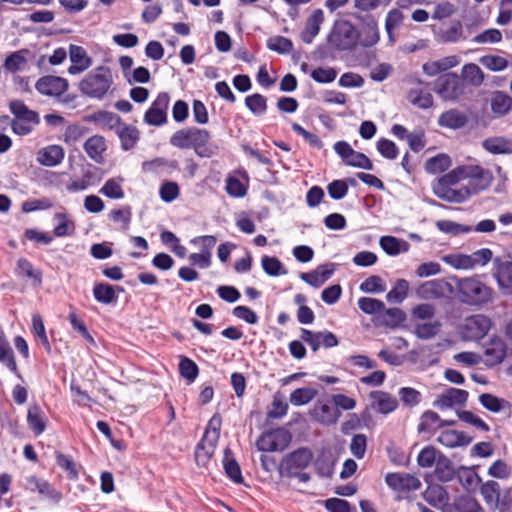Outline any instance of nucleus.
I'll use <instances>...</instances> for the list:
<instances>
[{
  "instance_id": "2f4dec72",
  "label": "nucleus",
  "mask_w": 512,
  "mask_h": 512,
  "mask_svg": "<svg viewBox=\"0 0 512 512\" xmlns=\"http://www.w3.org/2000/svg\"><path fill=\"white\" fill-rule=\"evenodd\" d=\"M30 55V51L28 49H21L9 54L4 61L3 67L5 70L16 73L21 71L27 65V56Z\"/></svg>"
},
{
  "instance_id": "4d7b16f0",
  "label": "nucleus",
  "mask_w": 512,
  "mask_h": 512,
  "mask_svg": "<svg viewBox=\"0 0 512 512\" xmlns=\"http://www.w3.org/2000/svg\"><path fill=\"white\" fill-rule=\"evenodd\" d=\"M267 48L280 54H289L293 50V43L283 36H274L267 40Z\"/></svg>"
},
{
  "instance_id": "c03bdc74",
  "label": "nucleus",
  "mask_w": 512,
  "mask_h": 512,
  "mask_svg": "<svg viewBox=\"0 0 512 512\" xmlns=\"http://www.w3.org/2000/svg\"><path fill=\"white\" fill-rule=\"evenodd\" d=\"M494 177L492 173L487 169H482L478 177L469 182L467 187L470 188L471 195L477 194L480 191L487 189L493 182Z\"/></svg>"
},
{
  "instance_id": "c9c22d12",
  "label": "nucleus",
  "mask_w": 512,
  "mask_h": 512,
  "mask_svg": "<svg viewBox=\"0 0 512 512\" xmlns=\"http://www.w3.org/2000/svg\"><path fill=\"white\" fill-rule=\"evenodd\" d=\"M380 246L381 248L391 256H396L401 252H407L409 249V244L400 240L394 236H383L380 238Z\"/></svg>"
},
{
  "instance_id": "0eeeda50",
  "label": "nucleus",
  "mask_w": 512,
  "mask_h": 512,
  "mask_svg": "<svg viewBox=\"0 0 512 512\" xmlns=\"http://www.w3.org/2000/svg\"><path fill=\"white\" fill-rule=\"evenodd\" d=\"M313 460V453L307 447H300L287 454L280 462L279 474L282 477L293 478L296 471L304 470Z\"/></svg>"
},
{
  "instance_id": "69168bd1",
  "label": "nucleus",
  "mask_w": 512,
  "mask_h": 512,
  "mask_svg": "<svg viewBox=\"0 0 512 512\" xmlns=\"http://www.w3.org/2000/svg\"><path fill=\"white\" fill-rule=\"evenodd\" d=\"M378 152L386 159L394 160L398 157L399 150L396 144L386 138H381L377 142Z\"/></svg>"
},
{
  "instance_id": "a878e982",
  "label": "nucleus",
  "mask_w": 512,
  "mask_h": 512,
  "mask_svg": "<svg viewBox=\"0 0 512 512\" xmlns=\"http://www.w3.org/2000/svg\"><path fill=\"white\" fill-rule=\"evenodd\" d=\"M64 149L59 145H49L38 152L37 160L41 165L54 167L64 159Z\"/></svg>"
},
{
  "instance_id": "a211bd4d",
  "label": "nucleus",
  "mask_w": 512,
  "mask_h": 512,
  "mask_svg": "<svg viewBox=\"0 0 512 512\" xmlns=\"http://www.w3.org/2000/svg\"><path fill=\"white\" fill-rule=\"evenodd\" d=\"M468 392L463 389L449 388L440 394L433 405L440 410L448 409L454 405H463L468 399Z\"/></svg>"
},
{
  "instance_id": "e2e57ef3",
  "label": "nucleus",
  "mask_w": 512,
  "mask_h": 512,
  "mask_svg": "<svg viewBox=\"0 0 512 512\" xmlns=\"http://www.w3.org/2000/svg\"><path fill=\"white\" fill-rule=\"evenodd\" d=\"M479 401L484 408L487 410L497 413L500 412L506 404L507 401L500 399L492 394L483 393L479 396Z\"/></svg>"
},
{
  "instance_id": "72a5a7b5",
  "label": "nucleus",
  "mask_w": 512,
  "mask_h": 512,
  "mask_svg": "<svg viewBox=\"0 0 512 512\" xmlns=\"http://www.w3.org/2000/svg\"><path fill=\"white\" fill-rule=\"evenodd\" d=\"M370 396L375 400L377 410L382 414L391 413L398 407L397 399L387 392L373 391Z\"/></svg>"
},
{
  "instance_id": "864d4df0",
  "label": "nucleus",
  "mask_w": 512,
  "mask_h": 512,
  "mask_svg": "<svg viewBox=\"0 0 512 512\" xmlns=\"http://www.w3.org/2000/svg\"><path fill=\"white\" fill-rule=\"evenodd\" d=\"M317 392L315 389L310 387H303L294 390L290 395V402L295 406L305 405L309 403Z\"/></svg>"
},
{
  "instance_id": "13d9d810",
  "label": "nucleus",
  "mask_w": 512,
  "mask_h": 512,
  "mask_svg": "<svg viewBox=\"0 0 512 512\" xmlns=\"http://www.w3.org/2000/svg\"><path fill=\"white\" fill-rule=\"evenodd\" d=\"M403 22V14L398 9H392L388 12L385 20V29L388 34L390 42H394L393 31L398 28Z\"/></svg>"
},
{
  "instance_id": "680f3d73",
  "label": "nucleus",
  "mask_w": 512,
  "mask_h": 512,
  "mask_svg": "<svg viewBox=\"0 0 512 512\" xmlns=\"http://www.w3.org/2000/svg\"><path fill=\"white\" fill-rule=\"evenodd\" d=\"M359 289L363 293H382L386 290V287L380 276L372 275L360 284Z\"/></svg>"
},
{
  "instance_id": "e433bc0d",
  "label": "nucleus",
  "mask_w": 512,
  "mask_h": 512,
  "mask_svg": "<svg viewBox=\"0 0 512 512\" xmlns=\"http://www.w3.org/2000/svg\"><path fill=\"white\" fill-rule=\"evenodd\" d=\"M15 271L19 276L32 279L38 286H40L42 283V271L35 269L32 263L26 258L18 259Z\"/></svg>"
},
{
  "instance_id": "bb28decb",
  "label": "nucleus",
  "mask_w": 512,
  "mask_h": 512,
  "mask_svg": "<svg viewBox=\"0 0 512 512\" xmlns=\"http://www.w3.org/2000/svg\"><path fill=\"white\" fill-rule=\"evenodd\" d=\"M83 148L87 155L96 163L101 164L103 162V153L106 150V141L103 136H91L85 141Z\"/></svg>"
},
{
  "instance_id": "49530a36",
  "label": "nucleus",
  "mask_w": 512,
  "mask_h": 512,
  "mask_svg": "<svg viewBox=\"0 0 512 512\" xmlns=\"http://www.w3.org/2000/svg\"><path fill=\"white\" fill-rule=\"evenodd\" d=\"M462 76L473 86H480L484 81L481 68L474 63H468L463 66Z\"/></svg>"
},
{
  "instance_id": "774afa93",
  "label": "nucleus",
  "mask_w": 512,
  "mask_h": 512,
  "mask_svg": "<svg viewBox=\"0 0 512 512\" xmlns=\"http://www.w3.org/2000/svg\"><path fill=\"white\" fill-rule=\"evenodd\" d=\"M226 192L231 197H244L247 193L245 185L235 176H229L226 179Z\"/></svg>"
},
{
  "instance_id": "5701e85b",
  "label": "nucleus",
  "mask_w": 512,
  "mask_h": 512,
  "mask_svg": "<svg viewBox=\"0 0 512 512\" xmlns=\"http://www.w3.org/2000/svg\"><path fill=\"white\" fill-rule=\"evenodd\" d=\"M432 189L438 198L450 203H463L471 196L470 188L466 186L459 189H453L452 187Z\"/></svg>"
},
{
  "instance_id": "f3484780",
  "label": "nucleus",
  "mask_w": 512,
  "mask_h": 512,
  "mask_svg": "<svg viewBox=\"0 0 512 512\" xmlns=\"http://www.w3.org/2000/svg\"><path fill=\"white\" fill-rule=\"evenodd\" d=\"M36 90L47 96H60L68 89L66 79L58 76L41 77L35 85Z\"/></svg>"
},
{
  "instance_id": "79ce46f5",
  "label": "nucleus",
  "mask_w": 512,
  "mask_h": 512,
  "mask_svg": "<svg viewBox=\"0 0 512 512\" xmlns=\"http://www.w3.org/2000/svg\"><path fill=\"white\" fill-rule=\"evenodd\" d=\"M451 166V159L446 154H438L425 163V169L428 173L436 174L446 171Z\"/></svg>"
},
{
  "instance_id": "052dcab7",
  "label": "nucleus",
  "mask_w": 512,
  "mask_h": 512,
  "mask_svg": "<svg viewBox=\"0 0 512 512\" xmlns=\"http://www.w3.org/2000/svg\"><path fill=\"white\" fill-rule=\"evenodd\" d=\"M456 476L464 488L469 489L473 487L476 482H480L481 479L471 468L460 466L457 470Z\"/></svg>"
},
{
  "instance_id": "6e6552de",
  "label": "nucleus",
  "mask_w": 512,
  "mask_h": 512,
  "mask_svg": "<svg viewBox=\"0 0 512 512\" xmlns=\"http://www.w3.org/2000/svg\"><path fill=\"white\" fill-rule=\"evenodd\" d=\"M291 435L284 428L263 433L257 440L258 450L264 452L283 451L290 443Z\"/></svg>"
},
{
  "instance_id": "393cba45",
  "label": "nucleus",
  "mask_w": 512,
  "mask_h": 512,
  "mask_svg": "<svg viewBox=\"0 0 512 512\" xmlns=\"http://www.w3.org/2000/svg\"><path fill=\"white\" fill-rule=\"evenodd\" d=\"M27 423L35 435L42 434L47 426V417L38 404H31L27 412Z\"/></svg>"
},
{
  "instance_id": "de8ad7c7",
  "label": "nucleus",
  "mask_w": 512,
  "mask_h": 512,
  "mask_svg": "<svg viewBox=\"0 0 512 512\" xmlns=\"http://www.w3.org/2000/svg\"><path fill=\"white\" fill-rule=\"evenodd\" d=\"M425 500L431 505L443 504L448 500L446 490L440 485H430L424 492Z\"/></svg>"
},
{
  "instance_id": "20e7f679",
  "label": "nucleus",
  "mask_w": 512,
  "mask_h": 512,
  "mask_svg": "<svg viewBox=\"0 0 512 512\" xmlns=\"http://www.w3.org/2000/svg\"><path fill=\"white\" fill-rule=\"evenodd\" d=\"M487 506L498 512H512V487L501 488L495 480H488L480 486Z\"/></svg>"
},
{
  "instance_id": "ea45409f",
  "label": "nucleus",
  "mask_w": 512,
  "mask_h": 512,
  "mask_svg": "<svg viewBox=\"0 0 512 512\" xmlns=\"http://www.w3.org/2000/svg\"><path fill=\"white\" fill-rule=\"evenodd\" d=\"M217 443L205 441V439H201V441L197 444L195 450V461L196 464L200 467H205L210 458L213 456Z\"/></svg>"
},
{
  "instance_id": "9b49d317",
  "label": "nucleus",
  "mask_w": 512,
  "mask_h": 512,
  "mask_svg": "<svg viewBox=\"0 0 512 512\" xmlns=\"http://www.w3.org/2000/svg\"><path fill=\"white\" fill-rule=\"evenodd\" d=\"M416 293L421 299H440L453 294L454 287L445 279H433L422 283Z\"/></svg>"
},
{
  "instance_id": "423d86ee",
  "label": "nucleus",
  "mask_w": 512,
  "mask_h": 512,
  "mask_svg": "<svg viewBox=\"0 0 512 512\" xmlns=\"http://www.w3.org/2000/svg\"><path fill=\"white\" fill-rule=\"evenodd\" d=\"M9 109L15 117L11 122V128L17 135H28L33 127L40 122L39 114L29 109L22 100L10 101Z\"/></svg>"
},
{
  "instance_id": "6ab92c4d",
  "label": "nucleus",
  "mask_w": 512,
  "mask_h": 512,
  "mask_svg": "<svg viewBox=\"0 0 512 512\" xmlns=\"http://www.w3.org/2000/svg\"><path fill=\"white\" fill-rule=\"evenodd\" d=\"M420 87L410 89L408 100L418 108L428 109L433 106L434 100L432 94L428 91L429 83L418 80Z\"/></svg>"
},
{
  "instance_id": "a18cd8bd",
  "label": "nucleus",
  "mask_w": 512,
  "mask_h": 512,
  "mask_svg": "<svg viewBox=\"0 0 512 512\" xmlns=\"http://www.w3.org/2000/svg\"><path fill=\"white\" fill-rule=\"evenodd\" d=\"M436 226L441 232L454 236L473 231L471 226L462 225L451 220H440L436 223Z\"/></svg>"
},
{
  "instance_id": "f704fd0d",
  "label": "nucleus",
  "mask_w": 512,
  "mask_h": 512,
  "mask_svg": "<svg viewBox=\"0 0 512 512\" xmlns=\"http://www.w3.org/2000/svg\"><path fill=\"white\" fill-rule=\"evenodd\" d=\"M54 220L58 221V224L53 229V233L56 237L71 236L75 233V222L66 212L55 213Z\"/></svg>"
},
{
  "instance_id": "0e129e2a",
  "label": "nucleus",
  "mask_w": 512,
  "mask_h": 512,
  "mask_svg": "<svg viewBox=\"0 0 512 512\" xmlns=\"http://www.w3.org/2000/svg\"><path fill=\"white\" fill-rule=\"evenodd\" d=\"M438 459L437 451L432 446L424 447L417 457L418 465L422 468H431L436 465Z\"/></svg>"
},
{
  "instance_id": "39448f33",
  "label": "nucleus",
  "mask_w": 512,
  "mask_h": 512,
  "mask_svg": "<svg viewBox=\"0 0 512 512\" xmlns=\"http://www.w3.org/2000/svg\"><path fill=\"white\" fill-rule=\"evenodd\" d=\"M357 28L347 20L335 21L327 42L335 51H350L357 47Z\"/></svg>"
},
{
  "instance_id": "412c9836",
  "label": "nucleus",
  "mask_w": 512,
  "mask_h": 512,
  "mask_svg": "<svg viewBox=\"0 0 512 512\" xmlns=\"http://www.w3.org/2000/svg\"><path fill=\"white\" fill-rule=\"evenodd\" d=\"M438 40L442 43H457L465 40L463 25L459 20H452L445 24L437 33Z\"/></svg>"
},
{
  "instance_id": "5fc2aeb1",
  "label": "nucleus",
  "mask_w": 512,
  "mask_h": 512,
  "mask_svg": "<svg viewBox=\"0 0 512 512\" xmlns=\"http://www.w3.org/2000/svg\"><path fill=\"white\" fill-rule=\"evenodd\" d=\"M262 268L269 276L285 275L282 262L276 257L264 256L261 259Z\"/></svg>"
},
{
  "instance_id": "bf43d9fd",
  "label": "nucleus",
  "mask_w": 512,
  "mask_h": 512,
  "mask_svg": "<svg viewBox=\"0 0 512 512\" xmlns=\"http://www.w3.org/2000/svg\"><path fill=\"white\" fill-rule=\"evenodd\" d=\"M316 415L319 420L324 424H334L340 417L341 413L336 407L328 404H323L316 409Z\"/></svg>"
},
{
  "instance_id": "09e8293b",
  "label": "nucleus",
  "mask_w": 512,
  "mask_h": 512,
  "mask_svg": "<svg viewBox=\"0 0 512 512\" xmlns=\"http://www.w3.org/2000/svg\"><path fill=\"white\" fill-rule=\"evenodd\" d=\"M358 306L365 314L379 316L381 310H384V302L370 297H361L358 300Z\"/></svg>"
},
{
  "instance_id": "7ed1b4c3",
  "label": "nucleus",
  "mask_w": 512,
  "mask_h": 512,
  "mask_svg": "<svg viewBox=\"0 0 512 512\" xmlns=\"http://www.w3.org/2000/svg\"><path fill=\"white\" fill-rule=\"evenodd\" d=\"M112 84L111 69L107 66H98L80 81L79 90L88 97L102 99Z\"/></svg>"
},
{
  "instance_id": "f257e3e1",
  "label": "nucleus",
  "mask_w": 512,
  "mask_h": 512,
  "mask_svg": "<svg viewBox=\"0 0 512 512\" xmlns=\"http://www.w3.org/2000/svg\"><path fill=\"white\" fill-rule=\"evenodd\" d=\"M453 279L455 280L454 293L461 303L469 306H480L492 299L493 290L477 276L454 277Z\"/></svg>"
},
{
  "instance_id": "603ef678",
  "label": "nucleus",
  "mask_w": 512,
  "mask_h": 512,
  "mask_svg": "<svg viewBox=\"0 0 512 512\" xmlns=\"http://www.w3.org/2000/svg\"><path fill=\"white\" fill-rule=\"evenodd\" d=\"M442 260L457 270H469L471 269V259L469 255L461 253H453L445 255Z\"/></svg>"
},
{
  "instance_id": "7c9ffc66",
  "label": "nucleus",
  "mask_w": 512,
  "mask_h": 512,
  "mask_svg": "<svg viewBox=\"0 0 512 512\" xmlns=\"http://www.w3.org/2000/svg\"><path fill=\"white\" fill-rule=\"evenodd\" d=\"M456 473L452 461L447 456L439 453L435 465L436 478L441 482H449L454 479Z\"/></svg>"
},
{
  "instance_id": "ddd939ff",
  "label": "nucleus",
  "mask_w": 512,
  "mask_h": 512,
  "mask_svg": "<svg viewBox=\"0 0 512 512\" xmlns=\"http://www.w3.org/2000/svg\"><path fill=\"white\" fill-rule=\"evenodd\" d=\"M483 356V362L487 367L501 364L507 356L506 342L498 336H493L483 345Z\"/></svg>"
},
{
  "instance_id": "58836bf2",
  "label": "nucleus",
  "mask_w": 512,
  "mask_h": 512,
  "mask_svg": "<svg viewBox=\"0 0 512 512\" xmlns=\"http://www.w3.org/2000/svg\"><path fill=\"white\" fill-rule=\"evenodd\" d=\"M491 109L497 115H506L512 109V98L505 92H494L491 98Z\"/></svg>"
},
{
  "instance_id": "c756f323",
  "label": "nucleus",
  "mask_w": 512,
  "mask_h": 512,
  "mask_svg": "<svg viewBox=\"0 0 512 512\" xmlns=\"http://www.w3.org/2000/svg\"><path fill=\"white\" fill-rule=\"evenodd\" d=\"M482 147L489 153L512 154V140L505 137H489L482 142Z\"/></svg>"
},
{
  "instance_id": "9d476101",
  "label": "nucleus",
  "mask_w": 512,
  "mask_h": 512,
  "mask_svg": "<svg viewBox=\"0 0 512 512\" xmlns=\"http://www.w3.org/2000/svg\"><path fill=\"white\" fill-rule=\"evenodd\" d=\"M433 90L444 100H455L462 94V83L457 74L446 73L436 79Z\"/></svg>"
},
{
  "instance_id": "a19ab883",
  "label": "nucleus",
  "mask_w": 512,
  "mask_h": 512,
  "mask_svg": "<svg viewBox=\"0 0 512 512\" xmlns=\"http://www.w3.org/2000/svg\"><path fill=\"white\" fill-rule=\"evenodd\" d=\"M93 295L97 302L102 304H111L117 301V296L112 285L107 283H97L93 288Z\"/></svg>"
},
{
  "instance_id": "4c0bfd02",
  "label": "nucleus",
  "mask_w": 512,
  "mask_h": 512,
  "mask_svg": "<svg viewBox=\"0 0 512 512\" xmlns=\"http://www.w3.org/2000/svg\"><path fill=\"white\" fill-rule=\"evenodd\" d=\"M223 467L226 475L235 483L243 482L241 469L237 461L232 457V452L229 448L224 450Z\"/></svg>"
},
{
  "instance_id": "4be33fe9",
  "label": "nucleus",
  "mask_w": 512,
  "mask_h": 512,
  "mask_svg": "<svg viewBox=\"0 0 512 512\" xmlns=\"http://www.w3.org/2000/svg\"><path fill=\"white\" fill-rule=\"evenodd\" d=\"M324 21V13L321 9H316L306 20L305 28L302 30L300 37L301 40L310 44L320 31V26Z\"/></svg>"
},
{
  "instance_id": "1a4fd4ad",
  "label": "nucleus",
  "mask_w": 512,
  "mask_h": 512,
  "mask_svg": "<svg viewBox=\"0 0 512 512\" xmlns=\"http://www.w3.org/2000/svg\"><path fill=\"white\" fill-rule=\"evenodd\" d=\"M492 326L490 318L482 314L472 315L465 319L462 335L465 340L477 341L489 332Z\"/></svg>"
},
{
  "instance_id": "f03ea898",
  "label": "nucleus",
  "mask_w": 512,
  "mask_h": 512,
  "mask_svg": "<svg viewBox=\"0 0 512 512\" xmlns=\"http://www.w3.org/2000/svg\"><path fill=\"white\" fill-rule=\"evenodd\" d=\"M211 138L206 129L188 127L177 130L170 137V144L179 149H193L200 157L210 158L214 151L207 146Z\"/></svg>"
},
{
  "instance_id": "338daca9",
  "label": "nucleus",
  "mask_w": 512,
  "mask_h": 512,
  "mask_svg": "<svg viewBox=\"0 0 512 512\" xmlns=\"http://www.w3.org/2000/svg\"><path fill=\"white\" fill-rule=\"evenodd\" d=\"M488 474L493 478L508 479L512 474V468L505 461L499 459L489 467Z\"/></svg>"
},
{
  "instance_id": "3c124183",
  "label": "nucleus",
  "mask_w": 512,
  "mask_h": 512,
  "mask_svg": "<svg viewBox=\"0 0 512 512\" xmlns=\"http://www.w3.org/2000/svg\"><path fill=\"white\" fill-rule=\"evenodd\" d=\"M179 372L180 375L188 381V383H192L199 374V368L193 360L187 357H182L179 363Z\"/></svg>"
},
{
  "instance_id": "8fccbe9b",
  "label": "nucleus",
  "mask_w": 512,
  "mask_h": 512,
  "mask_svg": "<svg viewBox=\"0 0 512 512\" xmlns=\"http://www.w3.org/2000/svg\"><path fill=\"white\" fill-rule=\"evenodd\" d=\"M222 419L219 414H214L209 420L202 439L208 442L218 443L220 438Z\"/></svg>"
},
{
  "instance_id": "37998d69",
  "label": "nucleus",
  "mask_w": 512,
  "mask_h": 512,
  "mask_svg": "<svg viewBox=\"0 0 512 512\" xmlns=\"http://www.w3.org/2000/svg\"><path fill=\"white\" fill-rule=\"evenodd\" d=\"M409 290V283L405 279H398L395 282L394 287L387 293L386 299L390 303H402Z\"/></svg>"
},
{
  "instance_id": "2eb2a0df",
  "label": "nucleus",
  "mask_w": 512,
  "mask_h": 512,
  "mask_svg": "<svg viewBox=\"0 0 512 512\" xmlns=\"http://www.w3.org/2000/svg\"><path fill=\"white\" fill-rule=\"evenodd\" d=\"M23 487L31 492H38L41 496L56 503L62 498L61 493L54 489L48 481L35 475L25 476L23 479Z\"/></svg>"
},
{
  "instance_id": "4468645a",
  "label": "nucleus",
  "mask_w": 512,
  "mask_h": 512,
  "mask_svg": "<svg viewBox=\"0 0 512 512\" xmlns=\"http://www.w3.org/2000/svg\"><path fill=\"white\" fill-rule=\"evenodd\" d=\"M493 277L503 295H512V261L493 259Z\"/></svg>"
},
{
  "instance_id": "6e6d98bb",
  "label": "nucleus",
  "mask_w": 512,
  "mask_h": 512,
  "mask_svg": "<svg viewBox=\"0 0 512 512\" xmlns=\"http://www.w3.org/2000/svg\"><path fill=\"white\" fill-rule=\"evenodd\" d=\"M246 107L255 115L263 114L267 110V99L258 93L245 98Z\"/></svg>"
},
{
  "instance_id": "aec40b11",
  "label": "nucleus",
  "mask_w": 512,
  "mask_h": 512,
  "mask_svg": "<svg viewBox=\"0 0 512 512\" xmlns=\"http://www.w3.org/2000/svg\"><path fill=\"white\" fill-rule=\"evenodd\" d=\"M357 45L364 48L375 46L380 40L379 29L374 20L365 22L361 29H357Z\"/></svg>"
},
{
  "instance_id": "c85d7f7f",
  "label": "nucleus",
  "mask_w": 512,
  "mask_h": 512,
  "mask_svg": "<svg viewBox=\"0 0 512 512\" xmlns=\"http://www.w3.org/2000/svg\"><path fill=\"white\" fill-rule=\"evenodd\" d=\"M116 134L120 139L121 148L124 151L133 149L140 139V132L133 125L123 124L121 127H119V130L116 132Z\"/></svg>"
},
{
  "instance_id": "b1692460",
  "label": "nucleus",
  "mask_w": 512,
  "mask_h": 512,
  "mask_svg": "<svg viewBox=\"0 0 512 512\" xmlns=\"http://www.w3.org/2000/svg\"><path fill=\"white\" fill-rule=\"evenodd\" d=\"M472 440L471 436L457 430H445L438 436V442L449 448L467 446Z\"/></svg>"
},
{
  "instance_id": "473e14b6",
  "label": "nucleus",
  "mask_w": 512,
  "mask_h": 512,
  "mask_svg": "<svg viewBox=\"0 0 512 512\" xmlns=\"http://www.w3.org/2000/svg\"><path fill=\"white\" fill-rule=\"evenodd\" d=\"M406 318L405 313L399 308H386L381 310L379 316H376V322L379 325H385L388 327H396L402 323Z\"/></svg>"
},
{
  "instance_id": "f8f14e48",
  "label": "nucleus",
  "mask_w": 512,
  "mask_h": 512,
  "mask_svg": "<svg viewBox=\"0 0 512 512\" xmlns=\"http://www.w3.org/2000/svg\"><path fill=\"white\" fill-rule=\"evenodd\" d=\"M169 94L161 92L144 114V122L151 126H161L167 122Z\"/></svg>"
},
{
  "instance_id": "dca6fc26",
  "label": "nucleus",
  "mask_w": 512,
  "mask_h": 512,
  "mask_svg": "<svg viewBox=\"0 0 512 512\" xmlns=\"http://www.w3.org/2000/svg\"><path fill=\"white\" fill-rule=\"evenodd\" d=\"M385 481L391 489L397 492L416 491L421 487L420 480L407 473H388Z\"/></svg>"
},
{
  "instance_id": "cd10ccee",
  "label": "nucleus",
  "mask_w": 512,
  "mask_h": 512,
  "mask_svg": "<svg viewBox=\"0 0 512 512\" xmlns=\"http://www.w3.org/2000/svg\"><path fill=\"white\" fill-rule=\"evenodd\" d=\"M467 122V115L457 109H450L443 112L438 119V124L440 126L454 130L463 128Z\"/></svg>"
}]
</instances>
